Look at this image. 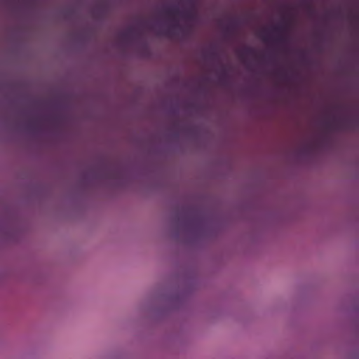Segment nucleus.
<instances>
[{"label":"nucleus","instance_id":"f8f14e48","mask_svg":"<svg viewBox=\"0 0 359 359\" xmlns=\"http://www.w3.org/2000/svg\"><path fill=\"white\" fill-rule=\"evenodd\" d=\"M226 75V72L224 70L222 72V77H225Z\"/></svg>","mask_w":359,"mask_h":359},{"label":"nucleus","instance_id":"f03ea898","mask_svg":"<svg viewBox=\"0 0 359 359\" xmlns=\"http://www.w3.org/2000/svg\"><path fill=\"white\" fill-rule=\"evenodd\" d=\"M290 22H287L281 26L275 27L273 30L276 32L280 33V36L276 38V41L280 44H286L289 41L288 36L285 34L289 28Z\"/></svg>","mask_w":359,"mask_h":359},{"label":"nucleus","instance_id":"39448f33","mask_svg":"<svg viewBox=\"0 0 359 359\" xmlns=\"http://www.w3.org/2000/svg\"><path fill=\"white\" fill-rule=\"evenodd\" d=\"M336 122V119L333 118L330 121H325L324 122V126L326 128H331L334 126V123Z\"/></svg>","mask_w":359,"mask_h":359},{"label":"nucleus","instance_id":"f257e3e1","mask_svg":"<svg viewBox=\"0 0 359 359\" xmlns=\"http://www.w3.org/2000/svg\"><path fill=\"white\" fill-rule=\"evenodd\" d=\"M165 12L169 17H174L181 14L183 18L188 20H193L196 18V13L193 8L183 11H180L177 8H171L165 9Z\"/></svg>","mask_w":359,"mask_h":359},{"label":"nucleus","instance_id":"7ed1b4c3","mask_svg":"<svg viewBox=\"0 0 359 359\" xmlns=\"http://www.w3.org/2000/svg\"><path fill=\"white\" fill-rule=\"evenodd\" d=\"M255 51L252 48H245L239 52V57L242 60H245L248 56H254Z\"/></svg>","mask_w":359,"mask_h":359},{"label":"nucleus","instance_id":"9b49d317","mask_svg":"<svg viewBox=\"0 0 359 359\" xmlns=\"http://www.w3.org/2000/svg\"><path fill=\"white\" fill-rule=\"evenodd\" d=\"M178 26H179V25H178V23H177V22H175V23L173 24V27H177Z\"/></svg>","mask_w":359,"mask_h":359},{"label":"nucleus","instance_id":"9d476101","mask_svg":"<svg viewBox=\"0 0 359 359\" xmlns=\"http://www.w3.org/2000/svg\"><path fill=\"white\" fill-rule=\"evenodd\" d=\"M210 57H212V58H213V57H215V53H214V52L211 53L210 54Z\"/></svg>","mask_w":359,"mask_h":359},{"label":"nucleus","instance_id":"1a4fd4ad","mask_svg":"<svg viewBox=\"0 0 359 359\" xmlns=\"http://www.w3.org/2000/svg\"><path fill=\"white\" fill-rule=\"evenodd\" d=\"M279 74L281 76V77H283L284 79L286 77V74L283 72H280V73H279Z\"/></svg>","mask_w":359,"mask_h":359},{"label":"nucleus","instance_id":"6e6552de","mask_svg":"<svg viewBox=\"0 0 359 359\" xmlns=\"http://www.w3.org/2000/svg\"><path fill=\"white\" fill-rule=\"evenodd\" d=\"M262 39H263V40H264V41H268L269 40V36H267V35H264V36H262Z\"/></svg>","mask_w":359,"mask_h":359},{"label":"nucleus","instance_id":"0eeeda50","mask_svg":"<svg viewBox=\"0 0 359 359\" xmlns=\"http://www.w3.org/2000/svg\"><path fill=\"white\" fill-rule=\"evenodd\" d=\"M306 4H307V8H308V11H309V13L312 14L313 13V9L311 6V5L308 4L307 3H306Z\"/></svg>","mask_w":359,"mask_h":359},{"label":"nucleus","instance_id":"20e7f679","mask_svg":"<svg viewBox=\"0 0 359 359\" xmlns=\"http://www.w3.org/2000/svg\"><path fill=\"white\" fill-rule=\"evenodd\" d=\"M236 27V22H231L226 28H225V33L226 34H230L233 31L234 28Z\"/></svg>","mask_w":359,"mask_h":359},{"label":"nucleus","instance_id":"423d86ee","mask_svg":"<svg viewBox=\"0 0 359 359\" xmlns=\"http://www.w3.org/2000/svg\"><path fill=\"white\" fill-rule=\"evenodd\" d=\"M133 32V29H129L128 30H127L126 32L123 33V36L125 37V38H128L129 36H131Z\"/></svg>","mask_w":359,"mask_h":359}]
</instances>
